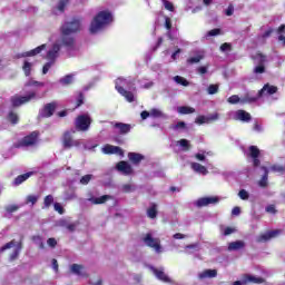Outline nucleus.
Segmentation results:
<instances>
[{"mask_svg":"<svg viewBox=\"0 0 285 285\" xmlns=\"http://www.w3.org/2000/svg\"><path fill=\"white\" fill-rule=\"evenodd\" d=\"M81 28V23L79 20H73L71 22H67L62 26V37L56 43L60 46V48H66L67 52L75 50V39L70 37L72 32H77Z\"/></svg>","mask_w":285,"mask_h":285,"instance_id":"1","label":"nucleus"},{"mask_svg":"<svg viewBox=\"0 0 285 285\" xmlns=\"http://www.w3.org/2000/svg\"><path fill=\"white\" fill-rule=\"evenodd\" d=\"M45 83L35 81V80H29L26 85L24 88H33L32 91L29 92L28 96H13L11 98L12 106L16 108L19 106H23V104H28V101H32V99L37 98V89L36 88H43Z\"/></svg>","mask_w":285,"mask_h":285,"instance_id":"2","label":"nucleus"},{"mask_svg":"<svg viewBox=\"0 0 285 285\" xmlns=\"http://www.w3.org/2000/svg\"><path fill=\"white\" fill-rule=\"evenodd\" d=\"M112 21V14L108 11H100L91 21L90 32H99L104 26H108Z\"/></svg>","mask_w":285,"mask_h":285,"instance_id":"3","label":"nucleus"},{"mask_svg":"<svg viewBox=\"0 0 285 285\" xmlns=\"http://www.w3.org/2000/svg\"><path fill=\"white\" fill-rule=\"evenodd\" d=\"M76 130L71 129L70 131H65L62 136V146L66 150L70 148H79L83 144L81 139H73L72 135H75Z\"/></svg>","mask_w":285,"mask_h":285,"instance_id":"4","label":"nucleus"},{"mask_svg":"<svg viewBox=\"0 0 285 285\" xmlns=\"http://www.w3.org/2000/svg\"><path fill=\"white\" fill-rule=\"evenodd\" d=\"M59 50H61V46L59 43H55L52 48L47 52V59L49 62H47L42 68V75H47L48 70L52 68V63H55V59L59 57Z\"/></svg>","mask_w":285,"mask_h":285,"instance_id":"5","label":"nucleus"},{"mask_svg":"<svg viewBox=\"0 0 285 285\" xmlns=\"http://www.w3.org/2000/svg\"><path fill=\"white\" fill-rule=\"evenodd\" d=\"M255 63L257 65L255 68H254V73L255 75H264V72H266V63H268V56L264 55V53H256L254 57H253Z\"/></svg>","mask_w":285,"mask_h":285,"instance_id":"6","label":"nucleus"},{"mask_svg":"<svg viewBox=\"0 0 285 285\" xmlns=\"http://www.w3.org/2000/svg\"><path fill=\"white\" fill-rule=\"evenodd\" d=\"M90 124H92V118H90V115H80L76 118L75 121L76 130H79L80 132H86L90 129Z\"/></svg>","mask_w":285,"mask_h":285,"instance_id":"7","label":"nucleus"},{"mask_svg":"<svg viewBox=\"0 0 285 285\" xmlns=\"http://www.w3.org/2000/svg\"><path fill=\"white\" fill-rule=\"evenodd\" d=\"M39 139V134L37 131L31 132L14 145V148H28V146H35Z\"/></svg>","mask_w":285,"mask_h":285,"instance_id":"8","label":"nucleus"},{"mask_svg":"<svg viewBox=\"0 0 285 285\" xmlns=\"http://www.w3.org/2000/svg\"><path fill=\"white\" fill-rule=\"evenodd\" d=\"M144 243L146 244V246L154 248L156 253H161L160 240L159 238H153V234L148 233L144 238Z\"/></svg>","mask_w":285,"mask_h":285,"instance_id":"9","label":"nucleus"},{"mask_svg":"<svg viewBox=\"0 0 285 285\" xmlns=\"http://www.w3.org/2000/svg\"><path fill=\"white\" fill-rule=\"evenodd\" d=\"M277 92V87L269 83L265 85L262 90L258 91L257 96L254 99H259L262 97H269V95H275Z\"/></svg>","mask_w":285,"mask_h":285,"instance_id":"10","label":"nucleus"},{"mask_svg":"<svg viewBox=\"0 0 285 285\" xmlns=\"http://www.w3.org/2000/svg\"><path fill=\"white\" fill-rule=\"evenodd\" d=\"M279 235H282V230L279 229L269 230L258 236L256 242L258 243L268 242L271 239H275V237H279Z\"/></svg>","mask_w":285,"mask_h":285,"instance_id":"11","label":"nucleus"},{"mask_svg":"<svg viewBox=\"0 0 285 285\" xmlns=\"http://www.w3.org/2000/svg\"><path fill=\"white\" fill-rule=\"evenodd\" d=\"M121 81H124V80H118L117 81L116 90L119 92V95L125 97V99L127 101H129V104H132V101H135V95L131 91H128V90L124 89V87L119 86V83H121Z\"/></svg>","mask_w":285,"mask_h":285,"instance_id":"12","label":"nucleus"},{"mask_svg":"<svg viewBox=\"0 0 285 285\" xmlns=\"http://www.w3.org/2000/svg\"><path fill=\"white\" fill-rule=\"evenodd\" d=\"M111 126L115 128L118 135H128V132H130V130L132 129V126H130V124L124 122H111Z\"/></svg>","mask_w":285,"mask_h":285,"instance_id":"13","label":"nucleus"},{"mask_svg":"<svg viewBox=\"0 0 285 285\" xmlns=\"http://www.w3.org/2000/svg\"><path fill=\"white\" fill-rule=\"evenodd\" d=\"M227 101L228 104H246V101L248 102L257 101V98H254L253 96H250V94H247L245 99L242 100L239 96L233 95L227 99Z\"/></svg>","mask_w":285,"mask_h":285,"instance_id":"14","label":"nucleus"},{"mask_svg":"<svg viewBox=\"0 0 285 285\" xmlns=\"http://www.w3.org/2000/svg\"><path fill=\"white\" fill-rule=\"evenodd\" d=\"M252 282L253 284H264V278L257 276L245 275L243 281H236L233 285H243Z\"/></svg>","mask_w":285,"mask_h":285,"instance_id":"15","label":"nucleus"},{"mask_svg":"<svg viewBox=\"0 0 285 285\" xmlns=\"http://www.w3.org/2000/svg\"><path fill=\"white\" fill-rule=\"evenodd\" d=\"M191 57H189L187 59V63H199V61H202V59H204L206 57V53L204 52V50H195L191 51Z\"/></svg>","mask_w":285,"mask_h":285,"instance_id":"16","label":"nucleus"},{"mask_svg":"<svg viewBox=\"0 0 285 285\" xmlns=\"http://www.w3.org/2000/svg\"><path fill=\"white\" fill-rule=\"evenodd\" d=\"M57 110V102L47 104L43 109L40 111V117H52Z\"/></svg>","mask_w":285,"mask_h":285,"instance_id":"17","label":"nucleus"},{"mask_svg":"<svg viewBox=\"0 0 285 285\" xmlns=\"http://www.w3.org/2000/svg\"><path fill=\"white\" fill-rule=\"evenodd\" d=\"M102 153L105 155H120V157H124V150L120 147L112 145H106L102 147Z\"/></svg>","mask_w":285,"mask_h":285,"instance_id":"18","label":"nucleus"},{"mask_svg":"<svg viewBox=\"0 0 285 285\" xmlns=\"http://www.w3.org/2000/svg\"><path fill=\"white\" fill-rule=\"evenodd\" d=\"M248 150L249 151L247 155L254 159L253 164L255 168H257V166L261 164V161L257 159V157H259V148H257V146H250Z\"/></svg>","mask_w":285,"mask_h":285,"instance_id":"19","label":"nucleus"},{"mask_svg":"<svg viewBox=\"0 0 285 285\" xmlns=\"http://www.w3.org/2000/svg\"><path fill=\"white\" fill-rule=\"evenodd\" d=\"M117 170L122 173V175H132V166L127 161H120L117 164Z\"/></svg>","mask_w":285,"mask_h":285,"instance_id":"20","label":"nucleus"},{"mask_svg":"<svg viewBox=\"0 0 285 285\" xmlns=\"http://www.w3.org/2000/svg\"><path fill=\"white\" fill-rule=\"evenodd\" d=\"M70 271L71 273H73V275H78L79 277H86V268L82 265L79 264H72L70 266Z\"/></svg>","mask_w":285,"mask_h":285,"instance_id":"21","label":"nucleus"},{"mask_svg":"<svg viewBox=\"0 0 285 285\" xmlns=\"http://www.w3.org/2000/svg\"><path fill=\"white\" fill-rule=\"evenodd\" d=\"M234 119L247 122L250 121V115L247 111L239 109L235 112Z\"/></svg>","mask_w":285,"mask_h":285,"instance_id":"22","label":"nucleus"},{"mask_svg":"<svg viewBox=\"0 0 285 285\" xmlns=\"http://www.w3.org/2000/svg\"><path fill=\"white\" fill-rule=\"evenodd\" d=\"M217 202H219L217 197H204L197 200V206H208L209 204H217Z\"/></svg>","mask_w":285,"mask_h":285,"instance_id":"23","label":"nucleus"},{"mask_svg":"<svg viewBox=\"0 0 285 285\" xmlns=\"http://www.w3.org/2000/svg\"><path fill=\"white\" fill-rule=\"evenodd\" d=\"M41 50H46V45H41L31 51L18 55V59H21V57H35V55H39Z\"/></svg>","mask_w":285,"mask_h":285,"instance_id":"24","label":"nucleus"},{"mask_svg":"<svg viewBox=\"0 0 285 285\" xmlns=\"http://www.w3.org/2000/svg\"><path fill=\"white\" fill-rule=\"evenodd\" d=\"M154 275H156L157 279H160V282H170V277H168V275H166V273H164V269H157V268H153L151 269Z\"/></svg>","mask_w":285,"mask_h":285,"instance_id":"25","label":"nucleus"},{"mask_svg":"<svg viewBox=\"0 0 285 285\" xmlns=\"http://www.w3.org/2000/svg\"><path fill=\"white\" fill-rule=\"evenodd\" d=\"M199 279H207L217 277V271L216 269H205L204 272L198 274Z\"/></svg>","mask_w":285,"mask_h":285,"instance_id":"26","label":"nucleus"},{"mask_svg":"<svg viewBox=\"0 0 285 285\" xmlns=\"http://www.w3.org/2000/svg\"><path fill=\"white\" fill-rule=\"evenodd\" d=\"M33 175H35L33 171H29L27 174L18 176L13 181L14 186H21L23 181H26L27 179H30V177H32Z\"/></svg>","mask_w":285,"mask_h":285,"instance_id":"27","label":"nucleus"},{"mask_svg":"<svg viewBox=\"0 0 285 285\" xmlns=\"http://www.w3.org/2000/svg\"><path fill=\"white\" fill-rule=\"evenodd\" d=\"M191 168L199 175H208V169L199 163H191Z\"/></svg>","mask_w":285,"mask_h":285,"instance_id":"28","label":"nucleus"},{"mask_svg":"<svg viewBox=\"0 0 285 285\" xmlns=\"http://www.w3.org/2000/svg\"><path fill=\"white\" fill-rule=\"evenodd\" d=\"M246 246L244 240H236L228 244V250H242Z\"/></svg>","mask_w":285,"mask_h":285,"instance_id":"29","label":"nucleus"},{"mask_svg":"<svg viewBox=\"0 0 285 285\" xmlns=\"http://www.w3.org/2000/svg\"><path fill=\"white\" fill-rule=\"evenodd\" d=\"M128 157H129V161L131 164H139V161H141L144 159V156L141 154H137V153H129Z\"/></svg>","mask_w":285,"mask_h":285,"instance_id":"30","label":"nucleus"},{"mask_svg":"<svg viewBox=\"0 0 285 285\" xmlns=\"http://www.w3.org/2000/svg\"><path fill=\"white\" fill-rule=\"evenodd\" d=\"M177 112H179V115H193V112H195V108L188 106H180L177 107Z\"/></svg>","mask_w":285,"mask_h":285,"instance_id":"31","label":"nucleus"},{"mask_svg":"<svg viewBox=\"0 0 285 285\" xmlns=\"http://www.w3.org/2000/svg\"><path fill=\"white\" fill-rule=\"evenodd\" d=\"M110 198L111 197L109 195H104L98 198H90L89 202H91V204H106Z\"/></svg>","mask_w":285,"mask_h":285,"instance_id":"32","label":"nucleus"},{"mask_svg":"<svg viewBox=\"0 0 285 285\" xmlns=\"http://www.w3.org/2000/svg\"><path fill=\"white\" fill-rule=\"evenodd\" d=\"M75 79V75L70 73L65 76L63 78L60 79V83H62V86H70V83H72Z\"/></svg>","mask_w":285,"mask_h":285,"instance_id":"33","label":"nucleus"},{"mask_svg":"<svg viewBox=\"0 0 285 285\" xmlns=\"http://www.w3.org/2000/svg\"><path fill=\"white\" fill-rule=\"evenodd\" d=\"M263 170H265V174L259 181V186L262 188H266V186L268 185V169L266 167H263Z\"/></svg>","mask_w":285,"mask_h":285,"instance_id":"34","label":"nucleus"},{"mask_svg":"<svg viewBox=\"0 0 285 285\" xmlns=\"http://www.w3.org/2000/svg\"><path fill=\"white\" fill-rule=\"evenodd\" d=\"M43 204H45V208H50V206H52V204H55V197L52 195L46 196Z\"/></svg>","mask_w":285,"mask_h":285,"instance_id":"35","label":"nucleus"},{"mask_svg":"<svg viewBox=\"0 0 285 285\" xmlns=\"http://www.w3.org/2000/svg\"><path fill=\"white\" fill-rule=\"evenodd\" d=\"M147 215L148 217H150V219H155V217H157V205H153L148 210H147Z\"/></svg>","mask_w":285,"mask_h":285,"instance_id":"36","label":"nucleus"},{"mask_svg":"<svg viewBox=\"0 0 285 285\" xmlns=\"http://www.w3.org/2000/svg\"><path fill=\"white\" fill-rule=\"evenodd\" d=\"M174 81H176V83H179L180 86H185V87L190 85L188 82V80H186V78H184L181 76L174 77Z\"/></svg>","mask_w":285,"mask_h":285,"instance_id":"37","label":"nucleus"},{"mask_svg":"<svg viewBox=\"0 0 285 285\" xmlns=\"http://www.w3.org/2000/svg\"><path fill=\"white\" fill-rule=\"evenodd\" d=\"M149 112H150V117H154L155 119H159L161 117H165L164 112H161V110L156 109V108L151 109Z\"/></svg>","mask_w":285,"mask_h":285,"instance_id":"38","label":"nucleus"},{"mask_svg":"<svg viewBox=\"0 0 285 285\" xmlns=\"http://www.w3.org/2000/svg\"><path fill=\"white\" fill-rule=\"evenodd\" d=\"M22 70L24 72L26 77H30V71L32 70V63L24 61Z\"/></svg>","mask_w":285,"mask_h":285,"instance_id":"39","label":"nucleus"},{"mask_svg":"<svg viewBox=\"0 0 285 285\" xmlns=\"http://www.w3.org/2000/svg\"><path fill=\"white\" fill-rule=\"evenodd\" d=\"M118 81H120V82H119V86H120L121 88H130V85H131L130 80H127V79H124V78H118V79L116 80V85H117Z\"/></svg>","mask_w":285,"mask_h":285,"instance_id":"40","label":"nucleus"},{"mask_svg":"<svg viewBox=\"0 0 285 285\" xmlns=\"http://www.w3.org/2000/svg\"><path fill=\"white\" fill-rule=\"evenodd\" d=\"M165 28H167V30H168L167 37L169 39H173V36L170 33V29L173 28V22H170V18H166V20H165Z\"/></svg>","mask_w":285,"mask_h":285,"instance_id":"41","label":"nucleus"},{"mask_svg":"<svg viewBox=\"0 0 285 285\" xmlns=\"http://www.w3.org/2000/svg\"><path fill=\"white\" fill-rule=\"evenodd\" d=\"M92 175H85L80 178V184H82V186H87V184H90V180L92 179Z\"/></svg>","mask_w":285,"mask_h":285,"instance_id":"42","label":"nucleus"},{"mask_svg":"<svg viewBox=\"0 0 285 285\" xmlns=\"http://www.w3.org/2000/svg\"><path fill=\"white\" fill-rule=\"evenodd\" d=\"M208 95H217L219 92V86L210 85L207 89Z\"/></svg>","mask_w":285,"mask_h":285,"instance_id":"43","label":"nucleus"},{"mask_svg":"<svg viewBox=\"0 0 285 285\" xmlns=\"http://www.w3.org/2000/svg\"><path fill=\"white\" fill-rule=\"evenodd\" d=\"M195 124H198L199 126H202V124H209L208 121V117L206 116H198L195 120Z\"/></svg>","mask_w":285,"mask_h":285,"instance_id":"44","label":"nucleus"},{"mask_svg":"<svg viewBox=\"0 0 285 285\" xmlns=\"http://www.w3.org/2000/svg\"><path fill=\"white\" fill-rule=\"evenodd\" d=\"M238 197L243 199L244 202L248 200L250 195L246 191V189H240L238 193Z\"/></svg>","mask_w":285,"mask_h":285,"instance_id":"45","label":"nucleus"},{"mask_svg":"<svg viewBox=\"0 0 285 285\" xmlns=\"http://www.w3.org/2000/svg\"><path fill=\"white\" fill-rule=\"evenodd\" d=\"M178 144L181 146V148H184V150H190V142L188 140L180 139Z\"/></svg>","mask_w":285,"mask_h":285,"instance_id":"46","label":"nucleus"},{"mask_svg":"<svg viewBox=\"0 0 285 285\" xmlns=\"http://www.w3.org/2000/svg\"><path fill=\"white\" fill-rule=\"evenodd\" d=\"M233 233H237V228H235V227H225L223 229V235H225V236L233 235Z\"/></svg>","mask_w":285,"mask_h":285,"instance_id":"47","label":"nucleus"},{"mask_svg":"<svg viewBox=\"0 0 285 285\" xmlns=\"http://www.w3.org/2000/svg\"><path fill=\"white\" fill-rule=\"evenodd\" d=\"M39 202V196L36 195H29L27 197V204H32V206H35V204Z\"/></svg>","mask_w":285,"mask_h":285,"instance_id":"48","label":"nucleus"},{"mask_svg":"<svg viewBox=\"0 0 285 285\" xmlns=\"http://www.w3.org/2000/svg\"><path fill=\"white\" fill-rule=\"evenodd\" d=\"M21 252V244L13 250V253L10 256L11 262L17 259L19 257V253Z\"/></svg>","mask_w":285,"mask_h":285,"instance_id":"49","label":"nucleus"},{"mask_svg":"<svg viewBox=\"0 0 285 285\" xmlns=\"http://www.w3.org/2000/svg\"><path fill=\"white\" fill-rule=\"evenodd\" d=\"M164 6L166 10H169V12H175V6L173 4V2L165 0Z\"/></svg>","mask_w":285,"mask_h":285,"instance_id":"50","label":"nucleus"},{"mask_svg":"<svg viewBox=\"0 0 285 285\" xmlns=\"http://www.w3.org/2000/svg\"><path fill=\"white\" fill-rule=\"evenodd\" d=\"M217 35H222V29H212L207 32L206 37H217Z\"/></svg>","mask_w":285,"mask_h":285,"instance_id":"51","label":"nucleus"},{"mask_svg":"<svg viewBox=\"0 0 285 285\" xmlns=\"http://www.w3.org/2000/svg\"><path fill=\"white\" fill-rule=\"evenodd\" d=\"M9 120L11 121V124H19V116L14 112H10Z\"/></svg>","mask_w":285,"mask_h":285,"instance_id":"52","label":"nucleus"},{"mask_svg":"<svg viewBox=\"0 0 285 285\" xmlns=\"http://www.w3.org/2000/svg\"><path fill=\"white\" fill-rule=\"evenodd\" d=\"M69 1L70 0H60L59 3H58V10L60 12H63V10H65L66 6H68Z\"/></svg>","mask_w":285,"mask_h":285,"instance_id":"53","label":"nucleus"},{"mask_svg":"<svg viewBox=\"0 0 285 285\" xmlns=\"http://www.w3.org/2000/svg\"><path fill=\"white\" fill-rule=\"evenodd\" d=\"M53 208L57 213H59V215H63L65 213L63 206H61L59 203H55Z\"/></svg>","mask_w":285,"mask_h":285,"instance_id":"54","label":"nucleus"},{"mask_svg":"<svg viewBox=\"0 0 285 285\" xmlns=\"http://www.w3.org/2000/svg\"><path fill=\"white\" fill-rule=\"evenodd\" d=\"M132 190H135V186L130 185V184H126L122 186V191L124 193H132Z\"/></svg>","mask_w":285,"mask_h":285,"instance_id":"55","label":"nucleus"},{"mask_svg":"<svg viewBox=\"0 0 285 285\" xmlns=\"http://www.w3.org/2000/svg\"><path fill=\"white\" fill-rule=\"evenodd\" d=\"M233 12H235V7L233 4H229L228 8L225 11V14L227 17H233Z\"/></svg>","mask_w":285,"mask_h":285,"instance_id":"56","label":"nucleus"},{"mask_svg":"<svg viewBox=\"0 0 285 285\" xmlns=\"http://www.w3.org/2000/svg\"><path fill=\"white\" fill-rule=\"evenodd\" d=\"M13 246H16V243H14V240H11L1 247V252L8 250V248H12Z\"/></svg>","mask_w":285,"mask_h":285,"instance_id":"57","label":"nucleus"},{"mask_svg":"<svg viewBox=\"0 0 285 285\" xmlns=\"http://www.w3.org/2000/svg\"><path fill=\"white\" fill-rule=\"evenodd\" d=\"M7 213H16V210H19V206L17 205H9L6 208Z\"/></svg>","mask_w":285,"mask_h":285,"instance_id":"58","label":"nucleus"},{"mask_svg":"<svg viewBox=\"0 0 285 285\" xmlns=\"http://www.w3.org/2000/svg\"><path fill=\"white\" fill-rule=\"evenodd\" d=\"M197 72L199 75H206V72H208V66L198 67Z\"/></svg>","mask_w":285,"mask_h":285,"instance_id":"59","label":"nucleus"},{"mask_svg":"<svg viewBox=\"0 0 285 285\" xmlns=\"http://www.w3.org/2000/svg\"><path fill=\"white\" fill-rule=\"evenodd\" d=\"M190 249H193V250H199V246H198L197 244L187 245V246H186L187 253H193V252H189Z\"/></svg>","mask_w":285,"mask_h":285,"instance_id":"60","label":"nucleus"},{"mask_svg":"<svg viewBox=\"0 0 285 285\" xmlns=\"http://www.w3.org/2000/svg\"><path fill=\"white\" fill-rule=\"evenodd\" d=\"M266 213H271L272 215H275V213H277V209H275V205L267 206Z\"/></svg>","mask_w":285,"mask_h":285,"instance_id":"61","label":"nucleus"},{"mask_svg":"<svg viewBox=\"0 0 285 285\" xmlns=\"http://www.w3.org/2000/svg\"><path fill=\"white\" fill-rule=\"evenodd\" d=\"M180 128H186V122H184V121H178V122L174 126V130H179Z\"/></svg>","mask_w":285,"mask_h":285,"instance_id":"62","label":"nucleus"},{"mask_svg":"<svg viewBox=\"0 0 285 285\" xmlns=\"http://www.w3.org/2000/svg\"><path fill=\"white\" fill-rule=\"evenodd\" d=\"M232 46L228 42H225L220 46L222 52H226V50H230Z\"/></svg>","mask_w":285,"mask_h":285,"instance_id":"63","label":"nucleus"},{"mask_svg":"<svg viewBox=\"0 0 285 285\" xmlns=\"http://www.w3.org/2000/svg\"><path fill=\"white\" fill-rule=\"evenodd\" d=\"M47 244H48V246H50L51 248H55V246H57V239H55V238H49V239L47 240Z\"/></svg>","mask_w":285,"mask_h":285,"instance_id":"64","label":"nucleus"}]
</instances>
